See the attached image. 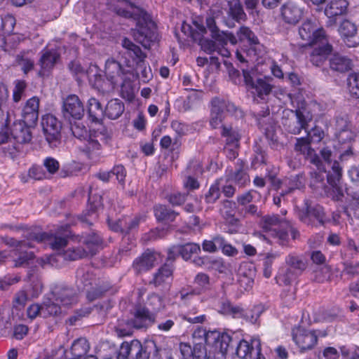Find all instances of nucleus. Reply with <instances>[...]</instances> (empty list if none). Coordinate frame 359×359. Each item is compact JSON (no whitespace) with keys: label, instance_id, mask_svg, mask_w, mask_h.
Wrapping results in <instances>:
<instances>
[{"label":"nucleus","instance_id":"nucleus-19","mask_svg":"<svg viewBox=\"0 0 359 359\" xmlns=\"http://www.w3.org/2000/svg\"><path fill=\"white\" fill-rule=\"evenodd\" d=\"M62 113L65 118L80 120L84 115V107L76 95H69L62 102Z\"/></svg>","mask_w":359,"mask_h":359},{"label":"nucleus","instance_id":"nucleus-55","mask_svg":"<svg viewBox=\"0 0 359 359\" xmlns=\"http://www.w3.org/2000/svg\"><path fill=\"white\" fill-rule=\"evenodd\" d=\"M8 97V90L7 88L4 86H0V117L5 118L6 116H11L8 111L5 112L3 109Z\"/></svg>","mask_w":359,"mask_h":359},{"label":"nucleus","instance_id":"nucleus-39","mask_svg":"<svg viewBox=\"0 0 359 359\" xmlns=\"http://www.w3.org/2000/svg\"><path fill=\"white\" fill-rule=\"evenodd\" d=\"M180 350L184 357L191 355L192 359H200L205 353V348L200 344V342L196 343L193 349L189 344H181Z\"/></svg>","mask_w":359,"mask_h":359},{"label":"nucleus","instance_id":"nucleus-38","mask_svg":"<svg viewBox=\"0 0 359 359\" xmlns=\"http://www.w3.org/2000/svg\"><path fill=\"white\" fill-rule=\"evenodd\" d=\"M195 288L191 293H182L181 297L185 299L192 294H199L203 290L208 288L209 285V278L205 273H199L195 278Z\"/></svg>","mask_w":359,"mask_h":359},{"label":"nucleus","instance_id":"nucleus-33","mask_svg":"<svg viewBox=\"0 0 359 359\" xmlns=\"http://www.w3.org/2000/svg\"><path fill=\"white\" fill-rule=\"evenodd\" d=\"M330 65L334 71L344 72L351 69L352 62L346 56L334 54L330 60Z\"/></svg>","mask_w":359,"mask_h":359},{"label":"nucleus","instance_id":"nucleus-63","mask_svg":"<svg viewBox=\"0 0 359 359\" xmlns=\"http://www.w3.org/2000/svg\"><path fill=\"white\" fill-rule=\"evenodd\" d=\"M43 165L47 170L51 174L55 173L59 169L58 161L51 157L46 158L43 161Z\"/></svg>","mask_w":359,"mask_h":359},{"label":"nucleus","instance_id":"nucleus-45","mask_svg":"<svg viewBox=\"0 0 359 359\" xmlns=\"http://www.w3.org/2000/svg\"><path fill=\"white\" fill-rule=\"evenodd\" d=\"M172 273V268L168 265H164L161 267L154 278V283L156 285H159L163 283L169 282L171 280Z\"/></svg>","mask_w":359,"mask_h":359},{"label":"nucleus","instance_id":"nucleus-35","mask_svg":"<svg viewBox=\"0 0 359 359\" xmlns=\"http://www.w3.org/2000/svg\"><path fill=\"white\" fill-rule=\"evenodd\" d=\"M124 111V105L122 102L118 99L111 100L108 102L104 114L111 119H116Z\"/></svg>","mask_w":359,"mask_h":359},{"label":"nucleus","instance_id":"nucleus-30","mask_svg":"<svg viewBox=\"0 0 359 359\" xmlns=\"http://www.w3.org/2000/svg\"><path fill=\"white\" fill-rule=\"evenodd\" d=\"M238 273L240 287L245 291L251 289L254 283V271L248 267V264L246 263L242 264L239 268Z\"/></svg>","mask_w":359,"mask_h":359},{"label":"nucleus","instance_id":"nucleus-26","mask_svg":"<svg viewBox=\"0 0 359 359\" xmlns=\"http://www.w3.org/2000/svg\"><path fill=\"white\" fill-rule=\"evenodd\" d=\"M229 104L219 98H215L212 100V107L210 123L212 128H217L224 117V110H229Z\"/></svg>","mask_w":359,"mask_h":359},{"label":"nucleus","instance_id":"nucleus-28","mask_svg":"<svg viewBox=\"0 0 359 359\" xmlns=\"http://www.w3.org/2000/svg\"><path fill=\"white\" fill-rule=\"evenodd\" d=\"M89 344L84 338L79 339L74 341L71 347L72 356L69 359H96L92 355H88Z\"/></svg>","mask_w":359,"mask_h":359},{"label":"nucleus","instance_id":"nucleus-2","mask_svg":"<svg viewBox=\"0 0 359 359\" xmlns=\"http://www.w3.org/2000/svg\"><path fill=\"white\" fill-rule=\"evenodd\" d=\"M114 11L118 15L136 22V27L133 30L135 40L145 48L149 47L150 43L156 39V26L150 16L131 0H117Z\"/></svg>","mask_w":359,"mask_h":359},{"label":"nucleus","instance_id":"nucleus-3","mask_svg":"<svg viewBox=\"0 0 359 359\" xmlns=\"http://www.w3.org/2000/svg\"><path fill=\"white\" fill-rule=\"evenodd\" d=\"M86 74L90 84L102 93L109 92L116 86L124 85L133 74L130 69H123L120 63L113 59L107 60L105 63L107 81L102 79L96 65H90Z\"/></svg>","mask_w":359,"mask_h":359},{"label":"nucleus","instance_id":"nucleus-16","mask_svg":"<svg viewBox=\"0 0 359 359\" xmlns=\"http://www.w3.org/2000/svg\"><path fill=\"white\" fill-rule=\"evenodd\" d=\"M292 335L294 342L302 351L312 349L316 345L319 337L317 331L301 327L293 328Z\"/></svg>","mask_w":359,"mask_h":359},{"label":"nucleus","instance_id":"nucleus-11","mask_svg":"<svg viewBox=\"0 0 359 359\" xmlns=\"http://www.w3.org/2000/svg\"><path fill=\"white\" fill-rule=\"evenodd\" d=\"M86 111L90 121L97 126L98 134L95 136L100 140H106L108 137L107 131L102 123L104 111L100 101L95 97L89 98L86 103Z\"/></svg>","mask_w":359,"mask_h":359},{"label":"nucleus","instance_id":"nucleus-23","mask_svg":"<svg viewBox=\"0 0 359 359\" xmlns=\"http://www.w3.org/2000/svg\"><path fill=\"white\" fill-rule=\"evenodd\" d=\"M284 222L280 220L278 216H267L263 219L262 227L266 232H268L273 237H277L283 243L287 238V233L285 231H280L279 227L283 225Z\"/></svg>","mask_w":359,"mask_h":359},{"label":"nucleus","instance_id":"nucleus-37","mask_svg":"<svg viewBox=\"0 0 359 359\" xmlns=\"http://www.w3.org/2000/svg\"><path fill=\"white\" fill-rule=\"evenodd\" d=\"M195 262L198 265H203L206 268L212 269L221 273L224 272L226 269V266L220 258L215 259L207 257L198 258L197 260H195Z\"/></svg>","mask_w":359,"mask_h":359},{"label":"nucleus","instance_id":"nucleus-57","mask_svg":"<svg viewBox=\"0 0 359 359\" xmlns=\"http://www.w3.org/2000/svg\"><path fill=\"white\" fill-rule=\"evenodd\" d=\"M263 309L262 306H255L253 309L245 313V318L250 323L254 324L256 323L262 313Z\"/></svg>","mask_w":359,"mask_h":359},{"label":"nucleus","instance_id":"nucleus-14","mask_svg":"<svg viewBox=\"0 0 359 359\" xmlns=\"http://www.w3.org/2000/svg\"><path fill=\"white\" fill-rule=\"evenodd\" d=\"M207 27L211 32L212 37L217 42L218 46L216 52L223 57H228L230 55V51L224 47L228 42L235 45L238 42L237 38L231 33L222 32L215 25L214 18H208L206 19Z\"/></svg>","mask_w":359,"mask_h":359},{"label":"nucleus","instance_id":"nucleus-61","mask_svg":"<svg viewBox=\"0 0 359 359\" xmlns=\"http://www.w3.org/2000/svg\"><path fill=\"white\" fill-rule=\"evenodd\" d=\"M28 327L25 325H17L13 328V336L18 340L22 339L28 333Z\"/></svg>","mask_w":359,"mask_h":359},{"label":"nucleus","instance_id":"nucleus-41","mask_svg":"<svg viewBox=\"0 0 359 359\" xmlns=\"http://www.w3.org/2000/svg\"><path fill=\"white\" fill-rule=\"evenodd\" d=\"M123 46L127 50L126 54L131 57L136 63L143 60L144 56L141 49L130 40L124 39L123 40Z\"/></svg>","mask_w":359,"mask_h":359},{"label":"nucleus","instance_id":"nucleus-62","mask_svg":"<svg viewBox=\"0 0 359 359\" xmlns=\"http://www.w3.org/2000/svg\"><path fill=\"white\" fill-rule=\"evenodd\" d=\"M223 180V185H220V188H222L223 193L227 197L232 196L235 191V188L233 185V182H232L229 177L226 180Z\"/></svg>","mask_w":359,"mask_h":359},{"label":"nucleus","instance_id":"nucleus-25","mask_svg":"<svg viewBox=\"0 0 359 359\" xmlns=\"http://www.w3.org/2000/svg\"><path fill=\"white\" fill-rule=\"evenodd\" d=\"M312 46H315V48L310 55V60L314 65L320 66L330 54L332 46L328 43L327 39Z\"/></svg>","mask_w":359,"mask_h":359},{"label":"nucleus","instance_id":"nucleus-49","mask_svg":"<svg viewBox=\"0 0 359 359\" xmlns=\"http://www.w3.org/2000/svg\"><path fill=\"white\" fill-rule=\"evenodd\" d=\"M220 185H223V180L219 179L211 185L208 192L205 195V201L207 203H213L219 197Z\"/></svg>","mask_w":359,"mask_h":359},{"label":"nucleus","instance_id":"nucleus-4","mask_svg":"<svg viewBox=\"0 0 359 359\" xmlns=\"http://www.w3.org/2000/svg\"><path fill=\"white\" fill-rule=\"evenodd\" d=\"M59 233L55 234H48L46 233H41L39 234L31 233L28 241L21 242L19 246L14 251V255L17 257L15 258V265L16 266H23L25 264H29L33 257L32 252L24 251L27 247L33 248V242L37 243L42 242H48L53 250H61L66 246L67 241L65 237L58 235Z\"/></svg>","mask_w":359,"mask_h":359},{"label":"nucleus","instance_id":"nucleus-6","mask_svg":"<svg viewBox=\"0 0 359 359\" xmlns=\"http://www.w3.org/2000/svg\"><path fill=\"white\" fill-rule=\"evenodd\" d=\"M83 243L86 245V249H68L62 253H59L57 256H46L40 259V260H37V262H39V264L41 266L48 264L53 266L57 267L58 266L57 263V260L60 257H62L65 260H76L88 255H94L100 247L101 238L97 234L93 233L86 238Z\"/></svg>","mask_w":359,"mask_h":359},{"label":"nucleus","instance_id":"nucleus-50","mask_svg":"<svg viewBox=\"0 0 359 359\" xmlns=\"http://www.w3.org/2000/svg\"><path fill=\"white\" fill-rule=\"evenodd\" d=\"M222 135L226 137V144L238 146L240 135L237 130H233L231 127L224 126Z\"/></svg>","mask_w":359,"mask_h":359},{"label":"nucleus","instance_id":"nucleus-9","mask_svg":"<svg viewBox=\"0 0 359 359\" xmlns=\"http://www.w3.org/2000/svg\"><path fill=\"white\" fill-rule=\"evenodd\" d=\"M146 305V308L137 309L134 318L131 321V325L134 327L142 328L151 324L154 320V316L149 309L154 312L158 311L165 306V303L161 297L153 294L148 297Z\"/></svg>","mask_w":359,"mask_h":359},{"label":"nucleus","instance_id":"nucleus-59","mask_svg":"<svg viewBox=\"0 0 359 359\" xmlns=\"http://www.w3.org/2000/svg\"><path fill=\"white\" fill-rule=\"evenodd\" d=\"M69 68L73 73H74L76 75L79 76L78 79L83 80L85 78H87L88 79V76L86 74V72L88 70V68L87 69H84L79 62H71Z\"/></svg>","mask_w":359,"mask_h":359},{"label":"nucleus","instance_id":"nucleus-10","mask_svg":"<svg viewBox=\"0 0 359 359\" xmlns=\"http://www.w3.org/2000/svg\"><path fill=\"white\" fill-rule=\"evenodd\" d=\"M287 97L295 109V114L300 126L299 128L291 130V132L294 134H299L302 129L306 128L308 122L312 119L311 108L316 107V104L311 103L308 105L300 95H287Z\"/></svg>","mask_w":359,"mask_h":359},{"label":"nucleus","instance_id":"nucleus-54","mask_svg":"<svg viewBox=\"0 0 359 359\" xmlns=\"http://www.w3.org/2000/svg\"><path fill=\"white\" fill-rule=\"evenodd\" d=\"M201 35H200L198 38V40L199 41V44L203 51H205L207 53L211 54L214 52H216L218 43L217 42L212 41L209 39H203L201 37Z\"/></svg>","mask_w":359,"mask_h":359},{"label":"nucleus","instance_id":"nucleus-40","mask_svg":"<svg viewBox=\"0 0 359 359\" xmlns=\"http://www.w3.org/2000/svg\"><path fill=\"white\" fill-rule=\"evenodd\" d=\"M334 175H327L328 183L334 189L339 195L342 194V189L340 187L341 168L338 162L334 161L332 165Z\"/></svg>","mask_w":359,"mask_h":359},{"label":"nucleus","instance_id":"nucleus-29","mask_svg":"<svg viewBox=\"0 0 359 359\" xmlns=\"http://www.w3.org/2000/svg\"><path fill=\"white\" fill-rule=\"evenodd\" d=\"M311 143V140L308 137H302L299 138L297 140V143L295 144V149L296 150L303 153L306 154L307 156L311 158V161L315 164L319 172H325V170L324 168H321V165L319 164L320 161L318 158V156H314L313 157V151L311 149L309 144Z\"/></svg>","mask_w":359,"mask_h":359},{"label":"nucleus","instance_id":"nucleus-13","mask_svg":"<svg viewBox=\"0 0 359 359\" xmlns=\"http://www.w3.org/2000/svg\"><path fill=\"white\" fill-rule=\"evenodd\" d=\"M236 354L240 359H265L262 353L261 341L257 337H252L249 341L241 339L236 346Z\"/></svg>","mask_w":359,"mask_h":359},{"label":"nucleus","instance_id":"nucleus-7","mask_svg":"<svg viewBox=\"0 0 359 359\" xmlns=\"http://www.w3.org/2000/svg\"><path fill=\"white\" fill-rule=\"evenodd\" d=\"M71 130L72 134L77 139L83 141L85 151L88 154V158L93 163H97L100 159V140L95 135L98 134L97 126L91 127L88 132L86 127L81 123L72 124ZM104 140H101L103 142Z\"/></svg>","mask_w":359,"mask_h":359},{"label":"nucleus","instance_id":"nucleus-52","mask_svg":"<svg viewBox=\"0 0 359 359\" xmlns=\"http://www.w3.org/2000/svg\"><path fill=\"white\" fill-rule=\"evenodd\" d=\"M11 121V116L0 117V144L8 141L10 137V130L8 126Z\"/></svg>","mask_w":359,"mask_h":359},{"label":"nucleus","instance_id":"nucleus-31","mask_svg":"<svg viewBox=\"0 0 359 359\" xmlns=\"http://www.w3.org/2000/svg\"><path fill=\"white\" fill-rule=\"evenodd\" d=\"M31 126H27L23 122H19L14 124V128L12 132L10 133L13 138L19 143L29 142L32 139V134L30 132Z\"/></svg>","mask_w":359,"mask_h":359},{"label":"nucleus","instance_id":"nucleus-56","mask_svg":"<svg viewBox=\"0 0 359 359\" xmlns=\"http://www.w3.org/2000/svg\"><path fill=\"white\" fill-rule=\"evenodd\" d=\"M171 128L179 135H186L191 130L189 125L179 121H173L171 123Z\"/></svg>","mask_w":359,"mask_h":359},{"label":"nucleus","instance_id":"nucleus-47","mask_svg":"<svg viewBox=\"0 0 359 359\" xmlns=\"http://www.w3.org/2000/svg\"><path fill=\"white\" fill-rule=\"evenodd\" d=\"M347 88L351 96L359 98V73H352L348 75Z\"/></svg>","mask_w":359,"mask_h":359},{"label":"nucleus","instance_id":"nucleus-51","mask_svg":"<svg viewBox=\"0 0 359 359\" xmlns=\"http://www.w3.org/2000/svg\"><path fill=\"white\" fill-rule=\"evenodd\" d=\"M228 177L233 184L239 187L245 186L250 182L248 175L243 169L238 170Z\"/></svg>","mask_w":359,"mask_h":359},{"label":"nucleus","instance_id":"nucleus-15","mask_svg":"<svg viewBox=\"0 0 359 359\" xmlns=\"http://www.w3.org/2000/svg\"><path fill=\"white\" fill-rule=\"evenodd\" d=\"M299 34L306 44L310 46L326 39L323 29L316 20H307L304 22L299 29Z\"/></svg>","mask_w":359,"mask_h":359},{"label":"nucleus","instance_id":"nucleus-43","mask_svg":"<svg viewBox=\"0 0 359 359\" xmlns=\"http://www.w3.org/2000/svg\"><path fill=\"white\" fill-rule=\"evenodd\" d=\"M312 217H315L317 220H318L320 222H322L323 219V213L321 208L319 207L315 210H311L306 205L305 211L302 210L299 212V219L308 224H311L310 218Z\"/></svg>","mask_w":359,"mask_h":359},{"label":"nucleus","instance_id":"nucleus-22","mask_svg":"<svg viewBox=\"0 0 359 359\" xmlns=\"http://www.w3.org/2000/svg\"><path fill=\"white\" fill-rule=\"evenodd\" d=\"M304 13V8L295 2H287L281 7V16L283 20L288 24L297 23Z\"/></svg>","mask_w":359,"mask_h":359},{"label":"nucleus","instance_id":"nucleus-24","mask_svg":"<svg viewBox=\"0 0 359 359\" xmlns=\"http://www.w3.org/2000/svg\"><path fill=\"white\" fill-rule=\"evenodd\" d=\"M160 261L159 253L147 250L134 261L133 268L137 273H142L150 269Z\"/></svg>","mask_w":359,"mask_h":359},{"label":"nucleus","instance_id":"nucleus-60","mask_svg":"<svg viewBox=\"0 0 359 359\" xmlns=\"http://www.w3.org/2000/svg\"><path fill=\"white\" fill-rule=\"evenodd\" d=\"M112 177H116V179L119 183L123 184L124 180L126 176V169L123 165H118L113 168L111 170Z\"/></svg>","mask_w":359,"mask_h":359},{"label":"nucleus","instance_id":"nucleus-44","mask_svg":"<svg viewBox=\"0 0 359 359\" xmlns=\"http://www.w3.org/2000/svg\"><path fill=\"white\" fill-rule=\"evenodd\" d=\"M194 25L197 29L196 31H194L190 25L183 22L182 25V32L194 41H197L200 35H203L206 32V29L203 25L198 23L194 22Z\"/></svg>","mask_w":359,"mask_h":359},{"label":"nucleus","instance_id":"nucleus-32","mask_svg":"<svg viewBox=\"0 0 359 359\" xmlns=\"http://www.w3.org/2000/svg\"><path fill=\"white\" fill-rule=\"evenodd\" d=\"M59 55L55 50H46L43 53L40 59V75L44 76L49 72L57 62Z\"/></svg>","mask_w":359,"mask_h":359},{"label":"nucleus","instance_id":"nucleus-17","mask_svg":"<svg viewBox=\"0 0 359 359\" xmlns=\"http://www.w3.org/2000/svg\"><path fill=\"white\" fill-rule=\"evenodd\" d=\"M41 126L46 140L51 146H56L60 137V122L53 115L46 114L42 117Z\"/></svg>","mask_w":359,"mask_h":359},{"label":"nucleus","instance_id":"nucleus-58","mask_svg":"<svg viewBox=\"0 0 359 359\" xmlns=\"http://www.w3.org/2000/svg\"><path fill=\"white\" fill-rule=\"evenodd\" d=\"M26 88V83L23 81H16L13 92V98L15 102H19L24 93Z\"/></svg>","mask_w":359,"mask_h":359},{"label":"nucleus","instance_id":"nucleus-48","mask_svg":"<svg viewBox=\"0 0 359 359\" xmlns=\"http://www.w3.org/2000/svg\"><path fill=\"white\" fill-rule=\"evenodd\" d=\"M154 214L158 220L172 221L175 219L177 214L169 210L165 206L159 205L154 208Z\"/></svg>","mask_w":359,"mask_h":359},{"label":"nucleus","instance_id":"nucleus-64","mask_svg":"<svg viewBox=\"0 0 359 359\" xmlns=\"http://www.w3.org/2000/svg\"><path fill=\"white\" fill-rule=\"evenodd\" d=\"M146 123V118L142 113H140L137 118L133 120V126L138 130H143L145 128Z\"/></svg>","mask_w":359,"mask_h":359},{"label":"nucleus","instance_id":"nucleus-8","mask_svg":"<svg viewBox=\"0 0 359 359\" xmlns=\"http://www.w3.org/2000/svg\"><path fill=\"white\" fill-rule=\"evenodd\" d=\"M56 302H44L42 306L34 304L30 305L27 309V316L31 318H35L39 313L43 315L44 317L49 315H57L62 312V308L59 305L61 304L62 306L72 305L76 302V298L72 296V292L66 289L64 290L60 296L55 299Z\"/></svg>","mask_w":359,"mask_h":359},{"label":"nucleus","instance_id":"nucleus-21","mask_svg":"<svg viewBox=\"0 0 359 359\" xmlns=\"http://www.w3.org/2000/svg\"><path fill=\"white\" fill-rule=\"evenodd\" d=\"M39 99L32 97L29 99L22 109V122L29 126H34L39 118Z\"/></svg>","mask_w":359,"mask_h":359},{"label":"nucleus","instance_id":"nucleus-1","mask_svg":"<svg viewBox=\"0 0 359 359\" xmlns=\"http://www.w3.org/2000/svg\"><path fill=\"white\" fill-rule=\"evenodd\" d=\"M237 36L240 41H247L250 46L248 50H237L236 55L238 60L243 64L246 63L248 67L254 65L250 71L243 69L245 84L252 94L263 99L264 96L269 95L272 89L269 83L270 78L258 76L264 72L262 67L259 69V65H262V57L265 53V48L259 43L257 36L248 27H242L238 32Z\"/></svg>","mask_w":359,"mask_h":359},{"label":"nucleus","instance_id":"nucleus-42","mask_svg":"<svg viewBox=\"0 0 359 359\" xmlns=\"http://www.w3.org/2000/svg\"><path fill=\"white\" fill-rule=\"evenodd\" d=\"M228 4L229 16L238 22L245 19L246 15L239 0H228Z\"/></svg>","mask_w":359,"mask_h":359},{"label":"nucleus","instance_id":"nucleus-18","mask_svg":"<svg viewBox=\"0 0 359 359\" xmlns=\"http://www.w3.org/2000/svg\"><path fill=\"white\" fill-rule=\"evenodd\" d=\"M41 291V281L38 279L33 280L16 294L13 300L14 306L16 308L23 307L27 301L38 297Z\"/></svg>","mask_w":359,"mask_h":359},{"label":"nucleus","instance_id":"nucleus-12","mask_svg":"<svg viewBox=\"0 0 359 359\" xmlns=\"http://www.w3.org/2000/svg\"><path fill=\"white\" fill-rule=\"evenodd\" d=\"M287 269H282L276 276L279 285H288L295 280L300 271L306 267L304 262L299 257L290 255L286 259Z\"/></svg>","mask_w":359,"mask_h":359},{"label":"nucleus","instance_id":"nucleus-36","mask_svg":"<svg viewBox=\"0 0 359 359\" xmlns=\"http://www.w3.org/2000/svg\"><path fill=\"white\" fill-rule=\"evenodd\" d=\"M17 62L24 72L27 74L32 70L34 62V53L32 50H27L21 53L17 57Z\"/></svg>","mask_w":359,"mask_h":359},{"label":"nucleus","instance_id":"nucleus-53","mask_svg":"<svg viewBox=\"0 0 359 359\" xmlns=\"http://www.w3.org/2000/svg\"><path fill=\"white\" fill-rule=\"evenodd\" d=\"M215 241L218 248H222V252L227 256H235L238 254L237 250L231 245L226 243L223 238L217 236Z\"/></svg>","mask_w":359,"mask_h":359},{"label":"nucleus","instance_id":"nucleus-20","mask_svg":"<svg viewBox=\"0 0 359 359\" xmlns=\"http://www.w3.org/2000/svg\"><path fill=\"white\" fill-rule=\"evenodd\" d=\"M338 32L341 40L348 47H356L359 45L358 28L355 23L344 20L340 23Z\"/></svg>","mask_w":359,"mask_h":359},{"label":"nucleus","instance_id":"nucleus-46","mask_svg":"<svg viewBox=\"0 0 359 359\" xmlns=\"http://www.w3.org/2000/svg\"><path fill=\"white\" fill-rule=\"evenodd\" d=\"M177 251L185 260L191 259V256L201 251L200 245L196 243H187L178 247Z\"/></svg>","mask_w":359,"mask_h":359},{"label":"nucleus","instance_id":"nucleus-27","mask_svg":"<svg viewBox=\"0 0 359 359\" xmlns=\"http://www.w3.org/2000/svg\"><path fill=\"white\" fill-rule=\"evenodd\" d=\"M348 6L349 3L347 0H331L325 8V14L334 22L337 16L347 13Z\"/></svg>","mask_w":359,"mask_h":359},{"label":"nucleus","instance_id":"nucleus-5","mask_svg":"<svg viewBox=\"0 0 359 359\" xmlns=\"http://www.w3.org/2000/svg\"><path fill=\"white\" fill-rule=\"evenodd\" d=\"M195 339L202 338L206 345L213 350L205 353L204 359H225L229 344L231 341L230 335L217 330L206 332L198 327L193 333Z\"/></svg>","mask_w":359,"mask_h":359},{"label":"nucleus","instance_id":"nucleus-34","mask_svg":"<svg viewBox=\"0 0 359 359\" xmlns=\"http://www.w3.org/2000/svg\"><path fill=\"white\" fill-rule=\"evenodd\" d=\"M140 219L135 217L130 219L126 217L123 219H119L116 224H113L111 221L108 220L109 227L114 231H129L138 225Z\"/></svg>","mask_w":359,"mask_h":359}]
</instances>
